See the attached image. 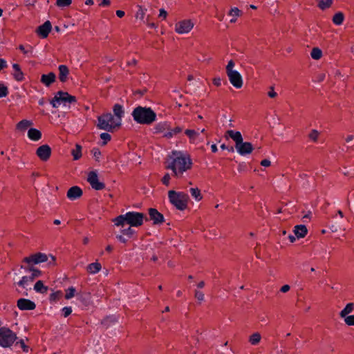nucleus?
<instances>
[{"label":"nucleus","instance_id":"nucleus-52","mask_svg":"<svg viewBox=\"0 0 354 354\" xmlns=\"http://www.w3.org/2000/svg\"><path fill=\"white\" fill-rule=\"evenodd\" d=\"M170 180H171L170 175H169V174L167 173L164 175L161 181H162V184L165 185V186H169L170 185Z\"/></svg>","mask_w":354,"mask_h":354},{"label":"nucleus","instance_id":"nucleus-2","mask_svg":"<svg viewBox=\"0 0 354 354\" xmlns=\"http://www.w3.org/2000/svg\"><path fill=\"white\" fill-rule=\"evenodd\" d=\"M145 214L138 212H128L114 218L112 221L117 227H124L129 225L131 227H140L144 223Z\"/></svg>","mask_w":354,"mask_h":354},{"label":"nucleus","instance_id":"nucleus-61","mask_svg":"<svg viewBox=\"0 0 354 354\" xmlns=\"http://www.w3.org/2000/svg\"><path fill=\"white\" fill-rule=\"evenodd\" d=\"M290 286H289V285H288V284H286V285H283V286L281 288L280 291H281V292L285 293V292H287L288 291H289V290H290Z\"/></svg>","mask_w":354,"mask_h":354},{"label":"nucleus","instance_id":"nucleus-63","mask_svg":"<svg viewBox=\"0 0 354 354\" xmlns=\"http://www.w3.org/2000/svg\"><path fill=\"white\" fill-rule=\"evenodd\" d=\"M111 3V1L109 0H101V2L100 3V6H108Z\"/></svg>","mask_w":354,"mask_h":354},{"label":"nucleus","instance_id":"nucleus-10","mask_svg":"<svg viewBox=\"0 0 354 354\" xmlns=\"http://www.w3.org/2000/svg\"><path fill=\"white\" fill-rule=\"evenodd\" d=\"M87 181L95 190H102L105 187L104 183L99 180L96 171H91L88 174Z\"/></svg>","mask_w":354,"mask_h":354},{"label":"nucleus","instance_id":"nucleus-32","mask_svg":"<svg viewBox=\"0 0 354 354\" xmlns=\"http://www.w3.org/2000/svg\"><path fill=\"white\" fill-rule=\"evenodd\" d=\"M241 14V11L236 7L232 8L229 12V15L232 17L230 19V23H235L237 20V17H239Z\"/></svg>","mask_w":354,"mask_h":354},{"label":"nucleus","instance_id":"nucleus-4","mask_svg":"<svg viewBox=\"0 0 354 354\" xmlns=\"http://www.w3.org/2000/svg\"><path fill=\"white\" fill-rule=\"evenodd\" d=\"M226 133L234 142L236 150L241 156H247L252 152L254 148L252 143L243 142V136L240 131L227 130Z\"/></svg>","mask_w":354,"mask_h":354},{"label":"nucleus","instance_id":"nucleus-43","mask_svg":"<svg viewBox=\"0 0 354 354\" xmlns=\"http://www.w3.org/2000/svg\"><path fill=\"white\" fill-rule=\"evenodd\" d=\"M32 281V278L29 276H24L21 280L17 283L18 286L22 288H26L30 282Z\"/></svg>","mask_w":354,"mask_h":354},{"label":"nucleus","instance_id":"nucleus-45","mask_svg":"<svg viewBox=\"0 0 354 354\" xmlns=\"http://www.w3.org/2000/svg\"><path fill=\"white\" fill-rule=\"evenodd\" d=\"M8 88L3 82H0V98L6 97L8 95Z\"/></svg>","mask_w":354,"mask_h":354},{"label":"nucleus","instance_id":"nucleus-8","mask_svg":"<svg viewBox=\"0 0 354 354\" xmlns=\"http://www.w3.org/2000/svg\"><path fill=\"white\" fill-rule=\"evenodd\" d=\"M17 339L16 334L6 327L0 328V346L10 347Z\"/></svg>","mask_w":354,"mask_h":354},{"label":"nucleus","instance_id":"nucleus-21","mask_svg":"<svg viewBox=\"0 0 354 354\" xmlns=\"http://www.w3.org/2000/svg\"><path fill=\"white\" fill-rule=\"evenodd\" d=\"M55 74L53 72H50L48 74H44L41 77V82L46 86H49L55 81Z\"/></svg>","mask_w":354,"mask_h":354},{"label":"nucleus","instance_id":"nucleus-58","mask_svg":"<svg viewBox=\"0 0 354 354\" xmlns=\"http://www.w3.org/2000/svg\"><path fill=\"white\" fill-rule=\"evenodd\" d=\"M271 165V162L268 159H263L261 161V165L263 167H269Z\"/></svg>","mask_w":354,"mask_h":354},{"label":"nucleus","instance_id":"nucleus-47","mask_svg":"<svg viewBox=\"0 0 354 354\" xmlns=\"http://www.w3.org/2000/svg\"><path fill=\"white\" fill-rule=\"evenodd\" d=\"M100 136L102 140V145H106L111 139V135L108 133H102Z\"/></svg>","mask_w":354,"mask_h":354},{"label":"nucleus","instance_id":"nucleus-7","mask_svg":"<svg viewBox=\"0 0 354 354\" xmlns=\"http://www.w3.org/2000/svg\"><path fill=\"white\" fill-rule=\"evenodd\" d=\"M76 102L77 99L75 96L60 91L55 93L50 103L53 108H58L61 105L69 108L71 104H75Z\"/></svg>","mask_w":354,"mask_h":354},{"label":"nucleus","instance_id":"nucleus-53","mask_svg":"<svg viewBox=\"0 0 354 354\" xmlns=\"http://www.w3.org/2000/svg\"><path fill=\"white\" fill-rule=\"evenodd\" d=\"M62 314L64 317H67L72 313V308L71 306H66L62 309Z\"/></svg>","mask_w":354,"mask_h":354},{"label":"nucleus","instance_id":"nucleus-28","mask_svg":"<svg viewBox=\"0 0 354 354\" xmlns=\"http://www.w3.org/2000/svg\"><path fill=\"white\" fill-rule=\"evenodd\" d=\"M101 269H102V266L97 261L88 264L86 267L87 272L91 274H95L99 272L101 270Z\"/></svg>","mask_w":354,"mask_h":354},{"label":"nucleus","instance_id":"nucleus-35","mask_svg":"<svg viewBox=\"0 0 354 354\" xmlns=\"http://www.w3.org/2000/svg\"><path fill=\"white\" fill-rule=\"evenodd\" d=\"M344 19V16L342 12H338L335 13L333 17V22L334 24L337 26H340L342 24Z\"/></svg>","mask_w":354,"mask_h":354},{"label":"nucleus","instance_id":"nucleus-41","mask_svg":"<svg viewBox=\"0 0 354 354\" xmlns=\"http://www.w3.org/2000/svg\"><path fill=\"white\" fill-rule=\"evenodd\" d=\"M62 296V292L57 290L52 292L49 296V300L51 303L57 301Z\"/></svg>","mask_w":354,"mask_h":354},{"label":"nucleus","instance_id":"nucleus-33","mask_svg":"<svg viewBox=\"0 0 354 354\" xmlns=\"http://www.w3.org/2000/svg\"><path fill=\"white\" fill-rule=\"evenodd\" d=\"M19 49L26 56L32 57L33 56V48L30 45L24 46L19 45Z\"/></svg>","mask_w":354,"mask_h":354},{"label":"nucleus","instance_id":"nucleus-1","mask_svg":"<svg viewBox=\"0 0 354 354\" xmlns=\"http://www.w3.org/2000/svg\"><path fill=\"white\" fill-rule=\"evenodd\" d=\"M192 158L187 152L172 151L167 159L166 169L171 170L176 178H180L192 169Z\"/></svg>","mask_w":354,"mask_h":354},{"label":"nucleus","instance_id":"nucleus-44","mask_svg":"<svg viewBox=\"0 0 354 354\" xmlns=\"http://www.w3.org/2000/svg\"><path fill=\"white\" fill-rule=\"evenodd\" d=\"M147 12V9L144 8L141 6H138V11L136 14V19L143 20Z\"/></svg>","mask_w":354,"mask_h":354},{"label":"nucleus","instance_id":"nucleus-57","mask_svg":"<svg viewBox=\"0 0 354 354\" xmlns=\"http://www.w3.org/2000/svg\"><path fill=\"white\" fill-rule=\"evenodd\" d=\"M116 239L121 243H126L127 242V239L124 237V235L118 234L116 236Z\"/></svg>","mask_w":354,"mask_h":354},{"label":"nucleus","instance_id":"nucleus-18","mask_svg":"<svg viewBox=\"0 0 354 354\" xmlns=\"http://www.w3.org/2000/svg\"><path fill=\"white\" fill-rule=\"evenodd\" d=\"M169 122H160L157 123L153 127V133H162V136L165 138V134L167 133V131L169 129Z\"/></svg>","mask_w":354,"mask_h":354},{"label":"nucleus","instance_id":"nucleus-5","mask_svg":"<svg viewBox=\"0 0 354 354\" xmlns=\"http://www.w3.org/2000/svg\"><path fill=\"white\" fill-rule=\"evenodd\" d=\"M169 203L178 210H185L187 207L189 197L183 192L169 190L168 192Z\"/></svg>","mask_w":354,"mask_h":354},{"label":"nucleus","instance_id":"nucleus-36","mask_svg":"<svg viewBox=\"0 0 354 354\" xmlns=\"http://www.w3.org/2000/svg\"><path fill=\"white\" fill-rule=\"evenodd\" d=\"M31 125H32V121L28 120H22L17 124V129L21 131H24Z\"/></svg>","mask_w":354,"mask_h":354},{"label":"nucleus","instance_id":"nucleus-38","mask_svg":"<svg viewBox=\"0 0 354 354\" xmlns=\"http://www.w3.org/2000/svg\"><path fill=\"white\" fill-rule=\"evenodd\" d=\"M318 7L324 10L330 8L333 3V0H318Z\"/></svg>","mask_w":354,"mask_h":354},{"label":"nucleus","instance_id":"nucleus-6","mask_svg":"<svg viewBox=\"0 0 354 354\" xmlns=\"http://www.w3.org/2000/svg\"><path fill=\"white\" fill-rule=\"evenodd\" d=\"M120 126V120L117 121L111 113L103 114L97 118V127L100 129L111 132Z\"/></svg>","mask_w":354,"mask_h":354},{"label":"nucleus","instance_id":"nucleus-11","mask_svg":"<svg viewBox=\"0 0 354 354\" xmlns=\"http://www.w3.org/2000/svg\"><path fill=\"white\" fill-rule=\"evenodd\" d=\"M48 261V256L41 252L35 253L24 259V262L28 265L38 264Z\"/></svg>","mask_w":354,"mask_h":354},{"label":"nucleus","instance_id":"nucleus-12","mask_svg":"<svg viewBox=\"0 0 354 354\" xmlns=\"http://www.w3.org/2000/svg\"><path fill=\"white\" fill-rule=\"evenodd\" d=\"M231 84L236 88H240L243 86V78L240 73L237 71L228 73L227 74Z\"/></svg>","mask_w":354,"mask_h":354},{"label":"nucleus","instance_id":"nucleus-16","mask_svg":"<svg viewBox=\"0 0 354 354\" xmlns=\"http://www.w3.org/2000/svg\"><path fill=\"white\" fill-rule=\"evenodd\" d=\"M82 190L78 186L71 187L67 192V197L71 201L76 200L82 196Z\"/></svg>","mask_w":354,"mask_h":354},{"label":"nucleus","instance_id":"nucleus-48","mask_svg":"<svg viewBox=\"0 0 354 354\" xmlns=\"http://www.w3.org/2000/svg\"><path fill=\"white\" fill-rule=\"evenodd\" d=\"M72 3V0H57L56 5L60 8L68 7Z\"/></svg>","mask_w":354,"mask_h":354},{"label":"nucleus","instance_id":"nucleus-20","mask_svg":"<svg viewBox=\"0 0 354 354\" xmlns=\"http://www.w3.org/2000/svg\"><path fill=\"white\" fill-rule=\"evenodd\" d=\"M113 111L114 113L113 115L117 121L118 120H120V124L121 125L122 118L124 114L123 106L119 104H116L113 106Z\"/></svg>","mask_w":354,"mask_h":354},{"label":"nucleus","instance_id":"nucleus-50","mask_svg":"<svg viewBox=\"0 0 354 354\" xmlns=\"http://www.w3.org/2000/svg\"><path fill=\"white\" fill-rule=\"evenodd\" d=\"M344 323L349 326H354V315H350L343 319Z\"/></svg>","mask_w":354,"mask_h":354},{"label":"nucleus","instance_id":"nucleus-19","mask_svg":"<svg viewBox=\"0 0 354 354\" xmlns=\"http://www.w3.org/2000/svg\"><path fill=\"white\" fill-rule=\"evenodd\" d=\"M185 135L189 138V142L191 143H197L201 141L199 140L200 133L198 131H195L194 129H186L185 131Z\"/></svg>","mask_w":354,"mask_h":354},{"label":"nucleus","instance_id":"nucleus-55","mask_svg":"<svg viewBox=\"0 0 354 354\" xmlns=\"http://www.w3.org/2000/svg\"><path fill=\"white\" fill-rule=\"evenodd\" d=\"M195 297L199 301H203L204 300V294L199 290L195 292Z\"/></svg>","mask_w":354,"mask_h":354},{"label":"nucleus","instance_id":"nucleus-40","mask_svg":"<svg viewBox=\"0 0 354 354\" xmlns=\"http://www.w3.org/2000/svg\"><path fill=\"white\" fill-rule=\"evenodd\" d=\"M133 227L129 225L128 227L122 229L120 232L122 235L126 236L128 238H131L135 234V230L132 229Z\"/></svg>","mask_w":354,"mask_h":354},{"label":"nucleus","instance_id":"nucleus-25","mask_svg":"<svg viewBox=\"0 0 354 354\" xmlns=\"http://www.w3.org/2000/svg\"><path fill=\"white\" fill-rule=\"evenodd\" d=\"M59 79L62 82H65L69 74V70L66 65L59 66Z\"/></svg>","mask_w":354,"mask_h":354},{"label":"nucleus","instance_id":"nucleus-3","mask_svg":"<svg viewBox=\"0 0 354 354\" xmlns=\"http://www.w3.org/2000/svg\"><path fill=\"white\" fill-rule=\"evenodd\" d=\"M131 115L133 120L140 124L149 125L156 120V113L150 107L138 106L136 107Z\"/></svg>","mask_w":354,"mask_h":354},{"label":"nucleus","instance_id":"nucleus-42","mask_svg":"<svg viewBox=\"0 0 354 354\" xmlns=\"http://www.w3.org/2000/svg\"><path fill=\"white\" fill-rule=\"evenodd\" d=\"M26 271H29L31 272V275L29 276L30 278H32V281L36 278L39 277L41 275V271L33 267H30L29 268L26 269Z\"/></svg>","mask_w":354,"mask_h":354},{"label":"nucleus","instance_id":"nucleus-37","mask_svg":"<svg viewBox=\"0 0 354 354\" xmlns=\"http://www.w3.org/2000/svg\"><path fill=\"white\" fill-rule=\"evenodd\" d=\"M189 191L192 196L195 199L196 201H200L203 198L201 190L198 188L192 187Z\"/></svg>","mask_w":354,"mask_h":354},{"label":"nucleus","instance_id":"nucleus-30","mask_svg":"<svg viewBox=\"0 0 354 354\" xmlns=\"http://www.w3.org/2000/svg\"><path fill=\"white\" fill-rule=\"evenodd\" d=\"M183 131V128L180 127H176L174 128H171L170 124H169V129L167 131V133L165 134V138L167 139H170L173 138L174 136L180 133Z\"/></svg>","mask_w":354,"mask_h":354},{"label":"nucleus","instance_id":"nucleus-9","mask_svg":"<svg viewBox=\"0 0 354 354\" xmlns=\"http://www.w3.org/2000/svg\"><path fill=\"white\" fill-rule=\"evenodd\" d=\"M194 26V23L192 19H183L175 24L174 30L179 35L187 34Z\"/></svg>","mask_w":354,"mask_h":354},{"label":"nucleus","instance_id":"nucleus-49","mask_svg":"<svg viewBox=\"0 0 354 354\" xmlns=\"http://www.w3.org/2000/svg\"><path fill=\"white\" fill-rule=\"evenodd\" d=\"M319 133L318 131L313 129L310 131L309 133V138L313 140V142H317V139L319 138Z\"/></svg>","mask_w":354,"mask_h":354},{"label":"nucleus","instance_id":"nucleus-22","mask_svg":"<svg viewBox=\"0 0 354 354\" xmlns=\"http://www.w3.org/2000/svg\"><path fill=\"white\" fill-rule=\"evenodd\" d=\"M13 73L12 75L17 82H21L24 80V73L21 71L20 66L18 64H12Z\"/></svg>","mask_w":354,"mask_h":354},{"label":"nucleus","instance_id":"nucleus-46","mask_svg":"<svg viewBox=\"0 0 354 354\" xmlns=\"http://www.w3.org/2000/svg\"><path fill=\"white\" fill-rule=\"evenodd\" d=\"M76 289L73 286L69 287L66 290L65 298L66 299H70L73 298L75 295Z\"/></svg>","mask_w":354,"mask_h":354},{"label":"nucleus","instance_id":"nucleus-59","mask_svg":"<svg viewBox=\"0 0 354 354\" xmlns=\"http://www.w3.org/2000/svg\"><path fill=\"white\" fill-rule=\"evenodd\" d=\"M277 93L274 91V88L273 87H271L270 88V90L269 91V92L268 93V95L271 97V98H274L277 96Z\"/></svg>","mask_w":354,"mask_h":354},{"label":"nucleus","instance_id":"nucleus-60","mask_svg":"<svg viewBox=\"0 0 354 354\" xmlns=\"http://www.w3.org/2000/svg\"><path fill=\"white\" fill-rule=\"evenodd\" d=\"M8 66L7 62L4 59L0 58V71Z\"/></svg>","mask_w":354,"mask_h":354},{"label":"nucleus","instance_id":"nucleus-62","mask_svg":"<svg viewBox=\"0 0 354 354\" xmlns=\"http://www.w3.org/2000/svg\"><path fill=\"white\" fill-rule=\"evenodd\" d=\"M213 84L216 86H219L221 85V80L220 77H215L214 78L213 80Z\"/></svg>","mask_w":354,"mask_h":354},{"label":"nucleus","instance_id":"nucleus-34","mask_svg":"<svg viewBox=\"0 0 354 354\" xmlns=\"http://www.w3.org/2000/svg\"><path fill=\"white\" fill-rule=\"evenodd\" d=\"M71 154L73 157V160H79L82 157V146L76 144L75 149L71 151Z\"/></svg>","mask_w":354,"mask_h":354},{"label":"nucleus","instance_id":"nucleus-17","mask_svg":"<svg viewBox=\"0 0 354 354\" xmlns=\"http://www.w3.org/2000/svg\"><path fill=\"white\" fill-rule=\"evenodd\" d=\"M52 28L51 24L49 21H46L41 26H39L37 28V32L41 36L42 38H46L48 37L49 32H50Z\"/></svg>","mask_w":354,"mask_h":354},{"label":"nucleus","instance_id":"nucleus-56","mask_svg":"<svg viewBox=\"0 0 354 354\" xmlns=\"http://www.w3.org/2000/svg\"><path fill=\"white\" fill-rule=\"evenodd\" d=\"M167 16V12L164 8H161L159 10V17L162 18L163 19H165Z\"/></svg>","mask_w":354,"mask_h":354},{"label":"nucleus","instance_id":"nucleus-26","mask_svg":"<svg viewBox=\"0 0 354 354\" xmlns=\"http://www.w3.org/2000/svg\"><path fill=\"white\" fill-rule=\"evenodd\" d=\"M28 137L32 141H38L41 138V133L37 129L30 128L28 131Z\"/></svg>","mask_w":354,"mask_h":354},{"label":"nucleus","instance_id":"nucleus-39","mask_svg":"<svg viewBox=\"0 0 354 354\" xmlns=\"http://www.w3.org/2000/svg\"><path fill=\"white\" fill-rule=\"evenodd\" d=\"M310 56L313 59L318 60L322 57V51L319 48H313L311 50Z\"/></svg>","mask_w":354,"mask_h":354},{"label":"nucleus","instance_id":"nucleus-24","mask_svg":"<svg viewBox=\"0 0 354 354\" xmlns=\"http://www.w3.org/2000/svg\"><path fill=\"white\" fill-rule=\"evenodd\" d=\"M354 312V303H348L339 312V317L342 319L350 316V313Z\"/></svg>","mask_w":354,"mask_h":354},{"label":"nucleus","instance_id":"nucleus-15","mask_svg":"<svg viewBox=\"0 0 354 354\" xmlns=\"http://www.w3.org/2000/svg\"><path fill=\"white\" fill-rule=\"evenodd\" d=\"M149 216L154 225L161 224L164 222V216L156 209L150 208L149 209Z\"/></svg>","mask_w":354,"mask_h":354},{"label":"nucleus","instance_id":"nucleus-23","mask_svg":"<svg viewBox=\"0 0 354 354\" xmlns=\"http://www.w3.org/2000/svg\"><path fill=\"white\" fill-rule=\"evenodd\" d=\"M262 339L261 335L259 332H254L248 336V342L251 346H257Z\"/></svg>","mask_w":354,"mask_h":354},{"label":"nucleus","instance_id":"nucleus-51","mask_svg":"<svg viewBox=\"0 0 354 354\" xmlns=\"http://www.w3.org/2000/svg\"><path fill=\"white\" fill-rule=\"evenodd\" d=\"M234 66H235L234 62L232 59H230L226 66V73L227 74L228 73L234 71H235L234 69Z\"/></svg>","mask_w":354,"mask_h":354},{"label":"nucleus","instance_id":"nucleus-27","mask_svg":"<svg viewBox=\"0 0 354 354\" xmlns=\"http://www.w3.org/2000/svg\"><path fill=\"white\" fill-rule=\"evenodd\" d=\"M307 232V228L304 225H298L295 227L294 233L298 239L304 238Z\"/></svg>","mask_w":354,"mask_h":354},{"label":"nucleus","instance_id":"nucleus-64","mask_svg":"<svg viewBox=\"0 0 354 354\" xmlns=\"http://www.w3.org/2000/svg\"><path fill=\"white\" fill-rule=\"evenodd\" d=\"M20 344H21V346L23 351L24 352L27 353L28 351V346L25 344V343L23 340L20 341Z\"/></svg>","mask_w":354,"mask_h":354},{"label":"nucleus","instance_id":"nucleus-13","mask_svg":"<svg viewBox=\"0 0 354 354\" xmlns=\"http://www.w3.org/2000/svg\"><path fill=\"white\" fill-rule=\"evenodd\" d=\"M36 154L42 161H47L51 155V148L48 145H43L36 150Z\"/></svg>","mask_w":354,"mask_h":354},{"label":"nucleus","instance_id":"nucleus-29","mask_svg":"<svg viewBox=\"0 0 354 354\" xmlns=\"http://www.w3.org/2000/svg\"><path fill=\"white\" fill-rule=\"evenodd\" d=\"M91 295L88 292H82L77 294V299L83 305L87 306L90 304Z\"/></svg>","mask_w":354,"mask_h":354},{"label":"nucleus","instance_id":"nucleus-54","mask_svg":"<svg viewBox=\"0 0 354 354\" xmlns=\"http://www.w3.org/2000/svg\"><path fill=\"white\" fill-rule=\"evenodd\" d=\"M92 153H93V156L95 158V159L97 161H99L100 158L101 156V151H100V149L97 148L93 149Z\"/></svg>","mask_w":354,"mask_h":354},{"label":"nucleus","instance_id":"nucleus-31","mask_svg":"<svg viewBox=\"0 0 354 354\" xmlns=\"http://www.w3.org/2000/svg\"><path fill=\"white\" fill-rule=\"evenodd\" d=\"M48 290V287L46 286H44L43 281L41 280L37 281L34 286V290L38 293H41V294L46 293Z\"/></svg>","mask_w":354,"mask_h":354},{"label":"nucleus","instance_id":"nucleus-14","mask_svg":"<svg viewBox=\"0 0 354 354\" xmlns=\"http://www.w3.org/2000/svg\"><path fill=\"white\" fill-rule=\"evenodd\" d=\"M17 306L21 310H32L36 308V304L34 301L24 298L18 299Z\"/></svg>","mask_w":354,"mask_h":354}]
</instances>
